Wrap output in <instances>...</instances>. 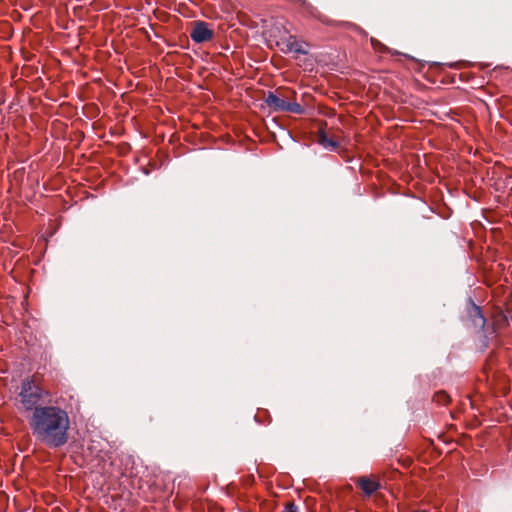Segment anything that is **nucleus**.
Here are the masks:
<instances>
[{
	"label": "nucleus",
	"mask_w": 512,
	"mask_h": 512,
	"mask_svg": "<svg viewBox=\"0 0 512 512\" xmlns=\"http://www.w3.org/2000/svg\"><path fill=\"white\" fill-rule=\"evenodd\" d=\"M30 426L36 439L51 448L68 442L70 418L68 412L57 405L35 408Z\"/></svg>",
	"instance_id": "f257e3e1"
},
{
	"label": "nucleus",
	"mask_w": 512,
	"mask_h": 512,
	"mask_svg": "<svg viewBox=\"0 0 512 512\" xmlns=\"http://www.w3.org/2000/svg\"><path fill=\"white\" fill-rule=\"evenodd\" d=\"M21 402L27 410L34 412L37 407H45L44 396H48L42 388L37 386L33 381H25L21 387Z\"/></svg>",
	"instance_id": "f03ea898"
},
{
	"label": "nucleus",
	"mask_w": 512,
	"mask_h": 512,
	"mask_svg": "<svg viewBox=\"0 0 512 512\" xmlns=\"http://www.w3.org/2000/svg\"><path fill=\"white\" fill-rule=\"evenodd\" d=\"M266 105L274 112H290L302 114L304 108L296 102H288L273 92H269L265 98Z\"/></svg>",
	"instance_id": "7ed1b4c3"
},
{
	"label": "nucleus",
	"mask_w": 512,
	"mask_h": 512,
	"mask_svg": "<svg viewBox=\"0 0 512 512\" xmlns=\"http://www.w3.org/2000/svg\"><path fill=\"white\" fill-rule=\"evenodd\" d=\"M277 45L284 53L308 54L309 45L305 41L297 39L296 36L288 35L277 41Z\"/></svg>",
	"instance_id": "20e7f679"
},
{
	"label": "nucleus",
	"mask_w": 512,
	"mask_h": 512,
	"mask_svg": "<svg viewBox=\"0 0 512 512\" xmlns=\"http://www.w3.org/2000/svg\"><path fill=\"white\" fill-rule=\"evenodd\" d=\"M190 37L196 43H204L212 39L213 31L209 29L207 23L199 21L195 23Z\"/></svg>",
	"instance_id": "39448f33"
},
{
	"label": "nucleus",
	"mask_w": 512,
	"mask_h": 512,
	"mask_svg": "<svg viewBox=\"0 0 512 512\" xmlns=\"http://www.w3.org/2000/svg\"><path fill=\"white\" fill-rule=\"evenodd\" d=\"M357 484L359 487L363 490L364 494L367 496L372 495L374 492H376L380 484L379 482L372 480L368 477H361L358 479Z\"/></svg>",
	"instance_id": "423d86ee"
},
{
	"label": "nucleus",
	"mask_w": 512,
	"mask_h": 512,
	"mask_svg": "<svg viewBox=\"0 0 512 512\" xmlns=\"http://www.w3.org/2000/svg\"><path fill=\"white\" fill-rule=\"evenodd\" d=\"M320 144L329 150H335L338 146L337 142L331 138H328L326 135H321L319 139Z\"/></svg>",
	"instance_id": "0eeeda50"
},
{
	"label": "nucleus",
	"mask_w": 512,
	"mask_h": 512,
	"mask_svg": "<svg viewBox=\"0 0 512 512\" xmlns=\"http://www.w3.org/2000/svg\"><path fill=\"white\" fill-rule=\"evenodd\" d=\"M473 310H474V314H475L474 315V319H473L474 324L476 326H479V327H484V325H485V318L482 315L480 307L475 305Z\"/></svg>",
	"instance_id": "6e6552de"
},
{
	"label": "nucleus",
	"mask_w": 512,
	"mask_h": 512,
	"mask_svg": "<svg viewBox=\"0 0 512 512\" xmlns=\"http://www.w3.org/2000/svg\"><path fill=\"white\" fill-rule=\"evenodd\" d=\"M371 44L376 50H388L382 43L373 38L371 39Z\"/></svg>",
	"instance_id": "1a4fd4ad"
},
{
	"label": "nucleus",
	"mask_w": 512,
	"mask_h": 512,
	"mask_svg": "<svg viewBox=\"0 0 512 512\" xmlns=\"http://www.w3.org/2000/svg\"><path fill=\"white\" fill-rule=\"evenodd\" d=\"M282 512H298V508L294 503H289Z\"/></svg>",
	"instance_id": "9d476101"
}]
</instances>
